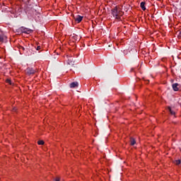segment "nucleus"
<instances>
[{"label":"nucleus","instance_id":"8","mask_svg":"<svg viewBox=\"0 0 181 181\" xmlns=\"http://www.w3.org/2000/svg\"><path fill=\"white\" fill-rule=\"evenodd\" d=\"M145 4H146L145 1H142L140 4V7L141 8L142 11L146 10V8L145 7Z\"/></svg>","mask_w":181,"mask_h":181},{"label":"nucleus","instance_id":"11","mask_svg":"<svg viewBox=\"0 0 181 181\" xmlns=\"http://www.w3.org/2000/svg\"><path fill=\"white\" fill-rule=\"evenodd\" d=\"M38 145H45V141L43 140H40L37 141Z\"/></svg>","mask_w":181,"mask_h":181},{"label":"nucleus","instance_id":"18","mask_svg":"<svg viewBox=\"0 0 181 181\" xmlns=\"http://www.w3.org/2000/svg\"><path fill=\"white\" fill-rule=\"evenodd\" d=\"M146 84H148L149 83V80H146Z\"/></svg>","mask_w":181,"mask_h":181},{"label":"nucleus","instance_id":"19","mask_svg":"<svg viewBox=\"0 0 181 181\" xmlns=\"http://www.w3.org/2000/svg\"><path fill=\"white\" fill-rule=\"evenodd\" d=\"M31 51V49H28V52H30Z\"/></svg>","mask_w":181,"mask_h":181},{"label":"nucleus","instance_id":"10","mask_svg":"<svg viewBox=\"0 0 181 181\" xmlns=\"http://www.w3.org/2000/svg\"><path fill=\"white\" fill-rule=\"evenodd\" d=\"M174 163H175V165H180V163H181V160H175L174 161Z\"/></svg>","mask_w":181,"mask_h":181},{"label":"nucleus","instance_id":"2","mask_svg":"<svg viewBox=\"0 0 181 181\" xmlns=\"http://www.w3.org/2000/svg\"><path fill=\"white\" fill-rule=\"evenodd\" d=\"M21 30L23 33H26L27 35H30V33H32V32H33V30L29 28H26L25 27H21Z\"/></svg>","mask_w":181,"mask_h":181},{"label":"nucleus","instance_id":"9","mask_svg":"<svg viewBox=\"0 0 181 181\" xmlns=\"http://www.w3.org/2000/svg\"><path fill=\"white\" fill-rule=\"evenodd\" d=\"M135 144H136V141L135 140V139L134 138H130V145L132 146H134V145H135Z\"/></svg>","mask_w":181,"mask_h":181},{"label":"nucleus","instance_id":"1","mask_svg":"<svg viewBox=\"0 0 181 181\" xmlns=\"http://www.w3.org/2000/svg\"><path fill=\"white\" fill-rule=\"evenodd\" d=\"M112 15L116 19H121V16L124 15V13L122 12V8H121V7L118 6H116L112 9Z\"/></svg>","mask_w":181,"mask_h":181},{"label":"nucleus","instance_id":"4","mask_svg":"<svg viewBox=\"0 0 181 181\" xmlns=\"http://www.w3.org/2000/svg\"><path fill=\"white\" fill-rule=\"evenodd\" d=\"M25 71L27 74H35L36 73V71L33 68H27Z\"/></svg>","mask_w":181,"mask_h":181},{"label":"nucleus","instance_id":"12","mask_svg":"<svg viewBox=\"0 0 181 181\" xmlns=\"http://www.w3.org/2000/svg\"><path fill=\"white\" fill-rule=\"evenodd\" d=\"M168 110H169V111H170V113L172 115H175V112L173 111L170 107H168Z\"/></svg>","mask_w":181,"mask_h":181},{"label":"nucleus","instance_id":"16","mask_svg":"<svg viewBox=\"0 0 181 181\" xmlns=\"http://www.w3.org/2000/svg\"><path fill=\"white\" fill-rule=\"evenodd\" d=\"M55 181H60V178H59V177H57V178L55 179Z\"/></svg>","mask_w":181,"mask_h":181},{"label":"nucleus","instance_id":"13","mask_svg":"<svg viewBox=\"0 0 181 181\" xmlns=\"http://www.w3.org/2000/svg\"><path fill=\"white\" fill-rule=\"evenodd\" d=\"M19 50H20V52H22V50H23V51L25 50V47H22V46H20Z\"/></svg>","mask_w":181,"mask_h":181},{"label":"nucleus","instance_id":"7","mask_svg":"<svg viewBox=\"0 0 181 181\" xmlns=\"http://www.w3.org/2000/svg\"><path fill=\"white\" fill-rule=\"evenodd\" d=\"M71 88H76V87H78V82H72L70 84Z\"/></svg>","mask_w":181,"mask_h":181},{"label":"nucleus","instance_id":"6","mask_svg":"<svg viewBox=\"0 0 181 181\" xmlns=\"http://www.w3.org/2000/svg\"><path fill=\"white\" fill-rule=\"evenodd\" d=\"M6 40V36L4 34H0V42L2 43Z\"/></svg>","mask_w":181,"mask_h":181},{"label":"nucleus","instance_id":"14","mask_svg":"<svg viewBox=\"0 0 181 181\" xmlns=\"http://www.w3.org/2000/svg\"><path fill=\"white\" fill-rule=\"evenodd\" d=\"M6 83H8V84H10L11 86L12 85V81H11V80L9 79L6 80Z\"/></svg>","mask_w":181,"mask_h":181},{"label":"nucleus","instance_id":"17","mask_svg":"<svg viewBox=\"0 0 181 181\" xmlns=\"http://www.w3.org/2000/svg\"><path fill=\"white\" fill-rule=\"evenodd\" d=\"M13 111L14 112H16V107L13 108Z\"/></svg>","mask_w":181,"mask_h":181},{"label":"nucleus","instance_id":"15","mask_svg":"<svg viewBox=\"0 0 181 181\" xmlns=\"http://www.w3.org/2000/svg\"><path fill=\"white\" fill-rule=\"evenodd\" d=\"M42 49V47L40 46H37L36 48V50H40Z\"/></svg>","mask_w":181,"mask_h":181},{"label":"nucleus","instance_id":"5","mask_svg":"<svg viewBox=\"0 0 181 181\" xmlns=\"http://www.w3.org/2000/svg\"><path fill=\"white\" fill-rule=\"evenodd\" d=\"M75 21L77 23H80V22H81V21H83V16H77L76 18H75Z\"/></svg>","mask_w":181,"mask_h":181},{"label":"nucleus","instance_id":"3","mask_svg":"<svg viewBox=\"0 0 181 181\" xmlns=\"http://www.w3.org/2000/svg\"><path fill=\"white\" fill-rule=\"evenodd\" d=\"M173 89L174 90V91H179V90L180 89V84H179L177 83H173Z\"/></svg>","mask_w":181,"mask_h":181}]
</instances>
